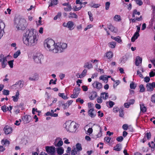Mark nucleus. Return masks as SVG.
<instances>
[{
    "label": "nucleus",
    "mask_w": 155,
    "mask_h": 155,
    "mask_svg": "<svg viewBox=\"0 0 155 155\" xmlns=\"http://www.w3.org/2000/svg\"><path fill=\"white\" fill-rule=\"evenodd\" d=\"M37 32L34 29L27 30L23 36L24 43L26 46L31 47L36 45L37 43Z\"/></svg>",
    "instance_id": "obj_1"
},
{
    "label": "nucleus",
    "mask_w": 155,
    "mask_h": 155,
    "mask_svg": "<svg viewBox=\"0 0 155 155\" xmlns=\"http://www.w3.org/2000/svg\"><path fill=\"white\" fill-rule=\"evenodd\" d=\"M14 26L18 30H25L27 26L26 21L24 18H16L14 20Z\"/></svg>",
    "instance_id": "obj_2"
},
{
    "label": "nucleus",
    "mask_w": 155,
    "mask_h": 155,
    "mask_svg": "<svg viewBox=\"0 0 155 155\" xmlns=\"http://www.w3.org/2000/svg\"><path fill=\"white\" fill-rule=\"evenodd\" d=\"M44 46L49 51L54 53H57L56 44L54 41L52 39L46 40L44 42Z\"/></svg>",
    "instance_id": "obj_3"
},
{
    "label": "nucleus",
    "mask_w": 155,
    "mask_h": 155,
    "mask_svg": "<svg viewBox=\"0 0 155 155\" xmlns=\"http://www.w3.org/2000/svg\"><path fill=\"white\" fill-rule=\"evenodd\" d=\"M56 50L57 53L62 52L64 50L66 49L67 47V44L64 43H58L56 44Z\"/></svg>",
    "instance_id": "obj_4"
},
{
    "label": "nucleus",
    "mask_w": 155,
    "mask_h": 155,
    "mask_svg": "<svg viewBox=\"0 0 155 155\" xmlns=\"http://www.w3.org/2000/svg\"><path fill=\"white\" fill-rule=\"evenodd\" d=\"M43 56L40 53H37L34 56L33 59L35 62L37 64L41 63V59L43 58Z\"/></svg>",
    "instance_id": "obj_5"
},
{
    "label": "nucleus",
    "mask_w": 155,
    "mask_h": 155,
    "mask_svg": "<svg viewBox=\"0 0 155 155\" xmlns=\"http://www.w3.org/2000/svg\"><path fill=\"white\" fill-rule=\"evenodd\" d=\"M78 126V124L72 122L71 123L69 126L68 130L70 132H75L76 130L77 127Z\"/></svg>",
    "instance_id": "obj_6"
},
{
    "label": "nucleus",
    "mask_w": 155,
    "mask_h": 155,
    "mask_svg": "<svg viewBox=\"0 0 155 155\" xmlns=\"http://www.w3.org/2000/svg\"><path fill=\"white\" fill-rule=\"evenodd\" d=\"M46 152L50 155H55V148L53 146H47L45 147Z\"/></svg>",
    "instance_id": "obj_7"
},
{
    "label": "nucleus",
    "mask_w": 155,
    "mask_h": 155,
    "mask_svg": "<svg viewBox=\"0 0 155 155\" xmlns=\"http://www.w3.org/2000/svg\"><path fill=\"white\" fill-rule=\"evenodd\" d=\"M81 89L80 87H77L74 88L73 90V94L71 96L72 98H75L77 97L80 93Z\"/></svg>",
    "instance_id": "obj_8"
},
{
    "label": "nucleus",
    "mask_w": 155,
    "mask_h": 155,
    "mask_svg": "<svg viewBox=\"0 0 155 155\" xmlns=\"http://www.w3.org/2000/svg\"><path fill=\"white\" fill-rule=\"evenodd\" d=\"M153 87L155 88V83L154 82H153L152 83H148L147 84L146 88L147 91H153Z\"/></svg>",
    "instance_id": "obj_9"
},
{
    "label": "nucleus",
    "mask_w": 155,
    "mask_h": 155,
    "mask_svg": "<svg viewBox=\"0 0 155 155\" xmlns=\"http://www.w3.org/2000/svg\"><path fill=\"white\" fill-rule=\"evenodd\" d=\"M92 85L94 87L96 88L98 90H100L102 87V84L97 81H94Z\"/></svg>",
    "instance_id": "obj_10"
},
{
    "label": "nucleus",
    "mask_w": 155,
    "mask_h": 155,
    "mask_svg": "<svg viewBox=\"0 0 155 155\" xmlns=\"http://www.w3.org/2000/svg\"><path fill=\"white\" fill-rule=\"evenodd\" d=\"M63 144V141H62L61 139L59 138H56L54 143V145L55 147H60L62 146Z\"/></svg>",
    "instance_id": "obj_11"
},
{
    "label": "nucleus",
    "mask_w": 155,
    "mask_h": 155,
    "mask_svg": "<svg viewBox=\"0 0 155 155\" xmlns=\"http://www.w3.org/2000/svg\"><path fill=\"white\" fill-rule=\"evenodd\" d=\"M88 115L91 118L95 117L96 115V112L94 111V109L93 108L90 109L88 111Z\"/></svg>",
    "instance_id": "obj_12"
},
{
    "label": "nucleus",
    "mask_w": 155,
    "mask_h": 155,
    "mask_svg": "<svg viewBox=\"0 0 155 155\" xmlns=\"http://www.w3.org/2000/svg\"><path fill=\"white\" fill-rule=\"evenodd\" d=\"M5 133L6 134H8L11 133L12 132V128L8 126H5L3 129Z\"/></svg>",
    "instance_id": "obj_13"
},
{
    "label": "nucleus",
    "mask_w": 155,
    "mask_h": 155,
    "mask_svg": "<svg viewBox=\"0 0 155 155\" xmlns=\"http://www.w3.org/2000/svg\"><path fill=\"white\" fill-rule=\"evenodd\" d=\"M74 24L72 21H69L68 22L66 27H67L70 30H72L74 29L73 28Z\"/></svg>",
    "instance_id": "obj_14"
},
{
    "label": "nucleus",
    "mask_w": 155,
    "mask_h": 155,
    "mask_svg": "<svg viewBox=\"0 0 155 155\" xmlns=\"http://www.w3.org/2000/svg\"><path fill=\"white\" fill-rule=\"evenodd\" d=\"M38 75L37 74H35L33 76L30 77L29 80L30 81H37L38 79Z\"/></svg>",
    "instance_id": "obj_15"
},
{
    "label": "nucleus",
    "mask_w": 155,
    "mask_h": 155,
    "mask_svg": "<svg viewBox=\"0 0 155 155\" xmlns=\"http://www.w3.org/2000/svg\"><path fill=\"white\" fill-rule=\"evenodd\" d=\"M142 61V58L139 56H137L136 59L135 64L137 66L139 65L140 63H141Z\"/></svg>",
    "instance_id": "obj_16"
},
{
    "label": "nucleus",
    "mask_w": 155,
    "mask_h": 155,
    "mask_svg": "<svg viewBox=\"0 0 155 155\" xmlns=\"http://www.w3.org/2000/svg\"><path fill=\"white\" fill-rule=\"evenodd\" d=\"M58 0H50L48 2L49 3V7L52 6L54 5H56L58 3Z\"/></svg>",
    "instance_id": "obj_17"
},
{
    "label": "nucleus",
    "mask_w": 155,
    "mask_h": 155,
    "mask_svg": "<svg viewBox=\"0 0 155 155\" xmlns=\"http://www.w3.org/2000/svg\"><path fill=\"white\" fill-rule=\"evenodd\" d=\"M19 92L18 91L16 94L15 96H12V97L13 98V100L14 102H17L18 101L19 98Z\"/></svg>",
    "instance_id": "obj_18"
},
{
    "label": "nucleus",
    "mask_w": 155,
    "mask_h": 155,
    "mask_svg": "<svg viewBox=\"0 0 155 155\" xmlns=\"http://www.w3.org/2000/svg\"><path fill=\"white\" fill-rule=\"evenodd\" d=\"M108 28L112 32L116 33L117 32V30L116 28H115L114 27L111 25H109L108 26Z\"/></svg>",
    "instance_id": "obj_19"
},
{
    "label": "nucleus",
    "mask_w": 155,
    "mask_h": 155,
    "mask_svg": "<svg viewBox=\"0 0 155 155\" xmlns=\"http://www.w3.org/2000/svg\"><path fill=\"white\" fill-rule=\"evenodd\" d=\"M56 150L58 154L59 155L62 154L64 151V150L62 147H59L56 148Z\"/></svg>",
    "instance_id": "obj_20"
},
{
    "label": "nucleus",
    "mask_w": 155,
    "mask_h": 155,
    "mask_svg": "<svg viewBox=\"0 0 155 155\" xmlns=\"http://www.w3.org/2000/svg\"><path fill=\"white\" fill-rule=\"evenodd\" d=\"M109 47L111 48H114L116 45V43L115 41L110 42L108 44Z\"/></svg>",
    "instance_id": "obj_21"
},
{
    "label": "nucleus",
    "mask_w": 155,
    "mask_h": 155,
    "mask_svg": "<svg viewBox=\"0 0 155 155\" xmlns=\"http://www.w3.org/2000/svg\"><path fill=\"white\" fill-rule=\"evenodd\" d=\"M108 97V95L107 93L103 92L101 94V98L104 99L106 100Z\"/></svg>",
    "instance_id": "obj_22"
},
{
    "label": "nucleus",
    "mask_w": 155,
    "mask_h": 155,
    "mask_svg": "<svg viewBox=\"0 0 155 155\" xmlns=\"http://www.w3.org/2000/svg\"><path fill=\"white\" fill-rule=\"evenodd\" d=\"M121 144L120 143H118L114 147V150L119 151H120L121 150Z\"/></svg>",
    "instance_id": "obj_23"
},
{
    "label": "nucleus",
    "mask_w": 155,
    "mask_h": 155,
    "mask_svg": "<svg viewBox=\"0 0 155 155\" xmlns=\"http://www.w3.org/2000/svg\"><path fill=\"white\" fill-rule=\"evenodd\" d=\"M140 36L139 34H137L135 32L133 36L132 37L131 39V41L132 42H134L135 40L137 39L138 37Z\"/></svg>",
    "instance_id": "obj_24"
},
{
    "label": "nucleus",
    "mask_w": 155,
    "mask_h": 155,
    "mask_svg": "<svg viewBox=\"0 0 155 155\" xmlns=\"http://www.w3.org/2000/svg\"><path fill=\"white\" fill-rule=\"evenodd\" d=\"M2 67L3 68H4L6 66L7 64V59L6 57H5L2 60Z\"/></svg>",
    "instance_id": "obj_25"
},
{
    "label": "nucleus",
    "mask_w": 155,
    "mask_h": 155,
    "mask_svg": "<svg viewBox=\"0 0 155 155\" xmlns=\"http://www.w3.org/2000/svg\"><path fill=\"white\" fill-rule=\"evenodd\" d=\"M1 143L3 145L8 146L10 144V142L7 139H2L1 141Z\"/></svg>",
    "instance_id": "obj_26"
},
{
    "label": "nucleus",
    "mask_w": 155,
    "mask_h": 155,
    "mask_svg": "<svg viewBox=\"0 0 155 155\" xmlns=\"http://www.w3.org/2000/svg\"><path fill=\"white\" fill-rule=\"evenodd\" d=\"M24 119L26 121V123H28L31 119V117L30 115H26L24 116Z\"/></svg>",
    "instance_id": "obj_27"
},
{
    "label": "nucleus",
    "mask_w": 155,
    "mask_h": 155,
    "mask_svg": "<svg viewBox=\"0 0 155 155\" xmlns=\"http://www.w3.org/2000/svg\"><path fill=\"white\" fill-rule=\"evenodd\" d=\"M99 79L100 80H103L105 83L107 82L108 79L107 77H105L103 75L100 76L99 78Z\"/></svg>",
    "instance_id": "obj_28"
},
{
    "label": "nucleus",
    "mask_w": 155,
    "mask_h": 155,
    "mask_svg": "<svg viewBox=\"0 0 155 155\" xmlns=\"http://www.w3.org/2000/svg\"><path fill=\"white\" fill-rule=\"evenodd\" d=\"M76 148H74L75 149H76L77 151L79 152V151H81L82 150L81 145L79 143L76 144Z\"/></svg>",
    "instance_id": "obj_29"
},
{
    "label": "nucleus",
    "mask_w": 155,
    "mask_h": 155,
    "mask_svg": "<svg viewBox=\"0 0 155 155\" xmlns=\"http://www.w3.org/2000/svg\"><path fill=\"white\" fill-rule=\"evenodd\" d=\"M113 54L112 52L109 51L106 53V56L108 59L112 58L113 56Z\"/></svg>",
    "instance_id": "obj_30"
},
{
    "label": "nucleus",
    "mask_w": 155,
    "mask_h": 155,
    "mask_svg": "<svg viewBox=\"0 0 155 155\" xmlns=\"http://www.w3.org/2000/svg\"><path fill=\"white\" fill-rule=\"evenodd\" d=\"M140 110L143 112H145L147 110L146 107L144 106L143 104H140Z\"/></svg>",
    "instance_id": "obj_31"
},
{
    "label": "nucleus",
    "mask_w": 155,
    "mask_h": 155,
    "mask_svg": "<svg viewBox=\"0 0 155 155\" xmlns=\"http://www.w3.org/2000/svg\"><path fill=\"white\" fill-rule=\"evenodd\" d=\"M84 67L87 68L88 69H89L92 68L93 67V66L91 64H90L89 62H87L85 64Z\"/></svg>",
    "instance_id": "obj_32"
},
{
    "label": "nucleus",
    "mask_w": 155,
    "mask_h": 155,
    "mask_svg": "<svg viewBox=\"0 0 155 155\" xmlns=\"http://www.w3.org/2000/svg\"><path fill=\"white\" fill-rule=\"evenodd\" d=\"M68 17L77 18H78V16L76 14L73 13L72 12H70L69 13V15L68 16Z\"/></svg>",
    "instance_id": "obj_33"
},
{
    "label": "nucleus",
    "mask_w": 155,
    "mask_h": 155,
    "mask_svg": "<svg viewBox=\"0 0 155 155\" xmlns=\"http://www.w3.org/2000/svg\"><path fill=\"white\" fill-rule=\"evenodd\" d=\"M21 52L20 50H18L14 54L13 57L14 58H17L20 54Z\"/></svg>",
    "instance_id": "obj_34"
},
{
    "label": "nucleus",
    "mask_w": 155,
    "mask_h": 155,
    "mask_svg": "<svg viewBox=\"0 0 155 155\" xmlns=\"http://www.w3.org/2000/svg\"><path fill=\"white\" fill-rule=\"evenodd\" d=\"M114 19L115 21H119L121 20L120 16L118 15H116L114 17Z\"/></svg>",
    "instance_id": "obj_35"
},
{
    "label": "nucleus",
    "mask_w": 155,
    "mask_h": 155,
    "mask_svg": "<svg viewBox=\"0 0 155 155\" xmlns=\"http://www.w3.org/2000/svg\"><path fill=\"white\" fill-rule=\"evenodd\" d=\"M87 71L86 69H84L82 73L79 75V78H81L84 77L86 74L87 73Z\"/></svg>",
    "instance_id": "obj_36"
},
{
    "label": "nucleus",
    "mask_w": 155,
    "mask_h": 155,
    "mask_svg": "<svg viewBox=\"0 0 155 155\" xmlns=\"http://www.w3.org/2000/svg\"><path fill=\"white\" fill-rule=\"evenodd\" d=\"M92 94L91 96V97H93V98L91 99L93 100L97 97V93L95 91H93L92 92Z\"/></svg>",
    "instance_id": "obj_37"
},
{
    "label": "nucleus",
    "mask_w": 155,
    "mask_h": 155,
    "mask_svg": "<svg viewBox=\"0 0 155 155\" xmlns=\"http://www.w3.org/2000/svg\"><path fill=\"white\" fill-rule=\"evenodd\" d=\"M100 127V132L98 133V134L97 135V137H94V138H98L101 137L102 135V129L100 126H99Z\"/></svg>",
    "instance_id": "obj_38"
},
{
    "label": "nucleus",
    "mask_w": 155,
    "mask_h": 155,
    "mask_svg": "<svg viewBox=\"0 0 155 155\" xmlns=\"http://www.w3.org/2000/svg\"><path fill=\"white\" fill-rule=\"evenodd\" d=\"M136 86L137 85L135 84L134 82H132L130 84V87L131 89H135Z\"/></svg>",
    "instance_id": "obj_39"
},
{
    "label": "nucleus",
    "mask_w": 155,
    "mask_h": 155,
    "mask_svg": "<svg viewBox=\"0 0 155 155\" xmlns=\"http://www.w3.org/2000/svg\"><path fill=\"white\" fill-rule=\"evenodd\" d=\"M58 95L59 96L61 97L63 99H67L68 98V97L67 96L64 95V93H59Z\"/></svg>",
    "instance_id": "obj_40"
},
{
    "label": "nucleus",
    "mask_w": 155,
    "mask_h": 155,
    "mask_svg": "<svg viewBox=\"0 0 155 155\" xmlns=\"http://www.w3.org/2000/svg\"><path fill=\"white\" fill-rule=\"evenodd\" d=\"M89 5L91 7L94 8H98L101 5L99 4H94L93 5L90 4Z\"/></svg>",
    "instance_id": "obj_41"
},
{
    "label": "nucleus",
    "mask_w": 155,
    "mask_h": 155,
    "mask_svg": "<svg viewBox=\"0 0 155 155\" xmlns=\"http://www.w3.org/2000/svg\"><path fill=\"white\" fill-rule=\"evenodd\" d=\"M76 154H79L80 153L79 152L77 151L76 149H74L71 151V155H75Z\"/></svg>",
    "instance_id": "obj_42"
},
{
    "label": "nucleus",
    "mask_w": 155,
    "mask_h": 155,
    "mask_svg": "<svg viewBox=\"0 0 155 155\" xmlns=\"http://www.w3.org/2000/svg\"><path fill=\"white\" fill-rule=\"evenodd\" d=\"M145 136H146V137H147L148 140H149L151 138V133L150 132H147L145 134Z\"/></svg>",
    "instance_id": "obj_43"
},
{
    "label": "nucleus",
    "mask_w": 155,
    "mask_h": 155,
    "mask_svg": "<svg viewBox=\"0 0 155 155\" xmlns=\"http://www.w3.org/2000/svg\"><path fill=\"white\" fill-rule=\"evenodd\" d=\"M139 88L140 89V92H143L145 91V88L143 84H141L139 86Z\"/></svg>",
    "instance_id": "obj_44"
},
{
    "label": "nucleus",
    "mask_w": 155,
    "mask_h": 155,
    "mask_svg": "<svg viewBox=\"0 0 155 155\" xmlns=\"http://www.w3.org/2000/svg\"><path fill=\"white\" fill-rule=\"evenodd\" d=\"M64 9L65 11H70L72 9V7L71 5H68V7L64 8Z\"/></svg>",
    "instance_id": "obj_45"
},
{
    "label": "nucleus",
    "mask_w": 155,
    "mask_h": 155,
    "mask_svg": "<svg viewBox=\"0 0 155 155\" xmlns=\"http://www.w3.org/2000/svg\"><path fill=\"white\" fill-rule=\"evenodd\" d=\"M108 103L109 105V107L111 108L115 104L114 102L111 101H109L108 102H107V104Z\"/></svg>",
    "instance_id": "obj_46"
},
{
    "label": "nucleus",
    "mask_w": 155,
    "mask_h": 155,
    "mask_svg": "<svg viewBox=\"0 0 155 155\" xmlns=\"http://www.w3.org/2000/svg\"><path fill=\"white\" fill-rule=\"evenodd\" d=\"M127 58L126 56H123V57L121 58L120 62L121 63H125V62L127 61Z\"/></svg>",
    "instance_id": "obj_47"
},
{
    "label": "nucleus",
    "mask_w": 155,
    "mask_h": 155,
    "mask_svg": "<svg viewBox=\"0 0 155 155\" xmlns=\"http://www.w3.org/2000/svg\"><path fill=\"white\" fill-rule=\"evenodd\" d=\"M88 14L90 20L91 21H92L93 20V18L92 13L91 12H88Z\"/></svg>",
    "instance_id": "obj_48"
},
{
    "label": "nucleus",
    "mask_w": 155,
    "mask_h": 155,
    "mask_svg": "<svg viewBox=\"0 0 155 155\" xmlns=\"http://www.w3.org/2000/svg\"><path fill=\"white\" fill-rule=\"evenodd\" d=\"M2 92L3 94L5 95H8L9 94V91L8 90L4 89L3 90Z\"/></svg>",
    "instance_id": "obj_49"
},
{
    "label": "nucleus",
    "mask_w": 155,
    "mask_h": 155,
    "mask_svg": "<svg viewBox=\"0 0 155 155\" xmlns=\"http://www.w3.org/2000/svg\"><path fill=\"white\" fill-rule=\"evenodd\" d=\"M110 3L109 2H107L105 3V9L108 10L110 7Z\"/></svg>",
    "instance_id": "obj_50"
},
{
    "label": "nucleus",
    "mask_w": 155,
    "mask_h": 155,
    "mask_svg": "<svg viewBox=\"0 0 155 155\" xmlns=\"http://www.w3.org/2000/svg\"><path fill=\"white\" fill-rule=\"evenodd\" d=\"M136 3L139 5H141L143 4V2L141 0H134Z\"/></svg>",
    "instance_id": "obj_51"
},
{
    "label": "nucleus",
    "mask_w": 155,
    "mask_h": 155,
    "mask_svg": "<svg viewBox=\"0 0 155 155\" xmlns=\"http://www.w3.org/2000/svg\"><path fill=\"white\" fill-rule=\"evenodd\" d=\"M13 62H14L13 60L9 61L8 62V64L9 65V66L11 68H12L13 67Z\"/></svg>",
    "instance_id": "obj_52"
},
{
    "label": "nucleus",
    "mask_w": 155,
    "mask_h": 155,
    "mask_svg": "<svg viewBox=\"0 0 155 155\" xmlns=\"http://www.w3.org/2000/svg\"><path fill=\"white\" fill-rule=\"evenodd\" d=\"M120 81L119 80L116 81H115V83H114L113 85V87L114 88H115L119 84Z\"/></svg>",
    "instance_id": "obj_53"
},
{
    "label": "nucleus",
    "mask_w": 155,
    "mask_h": 155,
    "mask_svg": "<svg viewBox=\"0 0 155 155\" xmlns=\"http://www.w3.org/2000/svg\"><path fill=\"white\" fill-rule=\"evenodd\" d=\"M116 140L118 142H121L123 140V138L122 136L118 137H117Z\"/></svg>",
    "instance_id": "obj_54"
},
{
    "label": "nucleus",
    "mask_w": 155,
    "mask_h": 155,
    "mask_svg": "<svg viewBox=\"0 0 155 155\" xmlns=\"http://www.w3.org/2000/svg\"><path fill=\"white\" fill-rule=\"evenodd\" d=\"M150 78L149 77L147 76L144 78V81L146 83H148L150 81Z\"/></svg>",
    "instance_id": "obj_55"
},
{
    "label": "nucleus",
    "mask_w": 155,
    "mask_h": 155,
    "mask_svg": "<svg viewBox=\"0 0 155 155\" xmlns=\"http://www.w3.org/2000/svg\"><path fill=\"white\" fill-rule=\"evenodd\" d=\"M1 109L4 112H6L7 111V106L6 105H4L2 107Z\"/></svg>",
    "instance_id": "obj_56"
},
{
    "label": "nucleus",
    "mask_w": 155,
    "mask_h": 155,
    "mask_svg": "<svg viewBox=\"0 0 155 155\" xmlns=\"http://www.w3.org/2000/svg\"><path fill=\"white\" fill-rule=\"evenodd\" d=\"M114 40L118 42V43H120L121 41V40H120V38L119 37H114Z\"/></svg>",
    "instance_id": "obj_57"
},
{
    "label": "nucleus",
    "mask_w": 155,
    "mask_h": 155,
    "mask_svg": "<svg viewBox=\"0 0 155 155\" xmlns=\"http://www.w3.org/2000/svg\"><path fill=\"white\" fill-rule=\"evenodd\" d=\"M76 102H79L81 104H83L84 103V100L83 99H81V98H78L76 100Z\"/></svg>",
    "instance_id": "obj_58"
},
{
    "label": "nucleus",
    "mask_w": 155,
    "mask_h": 155,
    "mask_svg": "<svg viewBox=\"0 0 155 155\" xmlns=\"http://www.w3.org/2000/svg\"><path fill=\"white\" fill-rule=\"evenodd\" d=\"M137 75H138L140 77L142 78H143V76L142 74H141V72H140L139 71H137Z\"/></svg>",
    "instance_id": "obj_59"
},
{
    "label": "nucleus",
    "mask_w": 155,
    "mask_h": 155,
    "mask_svg": "<svg viewBox=\"0 0 155 155\" xmlns=\"http://www.w3.org/2000/svg\"><path fill=\"white\" fill-rule=\"evenodd\" d=\"M151 99L152 102L155 103V94L152 96Z\"/></svg>",
    "instance_id": "obj_60"
},
{
    "label": "nucleus",
    "mask_w": 155,
    "mask_h": 155,
    "mask_svg": "<svg viewBox=\"0 0 155 155\" xmlns=\"http://www.w3.org/2000/svg\"><path fill=\"white\" fill-rule=\"evenodd\" d=\"M119 116L120 117H123L124 115L123 110L121 109L119 110Z\"/></svg>",
    "instance_id": "obj_61"
},
{
    "label": "nucleus",
    "mask_w": 155,
    "mask_h": 155,
    "mask_svg": "<svg viewBox=\"0 0 155 155\" xmlns=\"http://www.w3.org/2000/svg\"><path fill=\"white\" fill-rule=\"evenodd\" d=\"M128 126L127 124H124L122 126L123 129L124 130H127V129Z\"/></svg>",
    "instance_id": "obj_62"
},
{
    "label": "nucleus",
    "mask_w": 155,
    "mask_h": 155,
    "mask_svg": "<svg viewBox=\"0 0 155 155\" xmlns=\"http://www.w3.org/2000/svg\"><path fill=\"white\" fill-rule=\"evenodd\" d=\"M111 140V138L108 137H105L104 138V140L107 142H109Z\"/></svg>",
    "instance_id": "obj_63"
},
{
    "label": "nucleus",
    "mask_w": 155,
    "mask_h": 155,
    "mask_svg": "<svg viewBox=\"0 0 155 155\" xmlns=\"http://www.w3.org/2000/svg\"><path fill=\"white\" fill-rule=\"evenodd\" d=\"M63 108L64 109H66L69 106H68V104L67 103H64L63 105Z\"/></svg>",
    "instance_id": "obj_64"
}]
</instances>
